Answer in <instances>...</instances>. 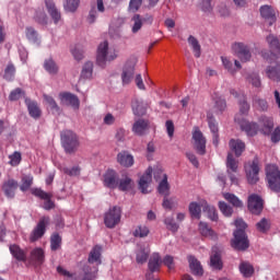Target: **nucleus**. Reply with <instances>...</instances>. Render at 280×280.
Segmentation results:
<instances>
[{"label":"nucleus","instance_id":"obj_1","mask_svg":"<svg viewBox=\"0 0 280 280\" xmlns=\"http://www.w3.org/2000/svg\"><path fill=\"white\" fill-rule=\"evenodd\" d=\"M152 174L154 180L159 183L158 191L162 196H170V183L167 182V174L163 172V166L160 164L155 165L153 168L150 166L144 174L140 177L139 189L142 194L150 192V183H152Z\"/></svg>","mask_w":280,"mask_h":280},{"label":"nucleus","instance_id":"obj_2","mask_svg":"<svg viewBox=\"0 0 280 280\" xmlns=\"http://www.w3.org/2000/svg\"><path fill=\"white\" fill-rule=\"evenodd\" d=\"M231 95L238 100V106H240V113L236 114L234 121L238 124L241 129L246 132L247 137H255L257 135L259 128L257 127V124L255 122H248L244 117L248 115V112L250 110V105H248V102H246V95L244 93H240L235 90L230 91Z\"/></svg>","mask_w":280,"mask_h":280},{"label":"nucleus","instance_id":"obj_3","mask_svg":"<svg viewBox=\"0 0 280 280\" xmlns=\"http://www.w3.org/2000/svg\"><path fill=\"white\" fill-rule=\"evenodd\" d=\"M236 231H234V240L232 241V246L236 250H246L248 248V237L246 236V222L242 219H236L234 222Z\"/></svg>","mask_w":280,"mask_h":280},{"label":"nucleus","instance_id":"obj_4","mask_svg":"<svg viewBox=\"0 0 280 280\" xmlns=\"http://www.w3.org/2000/svg\"><path fill=\"white\" fill-rule=\"evenodd\" d=\"M116 58L117 51L113 48H108V42H103L98 45L96 62L100 67H104L106 62H113Z\"/></svg>","mask_w":280,"mask_h":280},{"label":"nucleus","instance_id":"obj_5","mask_svg":"<svg viewBox=\"0 0 280 280\" xmlns=\"http://www.w3.org/2000/svg\"><path fill=\"white\" fill-rule=\"evenodd\" d=\"M162 264H164V266H166L168 270H174V257L166 255L162 260L161 255H159V253H154L151 255L149 259V270L151 272H158Z\"/></svg>","mask_w":280,"mask_h":280},{"label":"nucleus","instance_id":"obj_6","mask_svg":"<svg viewBox=\"0 0 280 280\" xmlns=\"http://www.w3.org/2000/svg\"><path fill=\"white\" fill-rule=\"evenodd\" d=\"M266 178L271 191H280V171L277 165L266 166Z\"/></svg>","mask_w":280,"mask_h":280},{"label":"nucleus","instance_id":"obj_7","mask_svg":"<svg viewBox=\"0 0 280 280\" xmlns=\"http://www.w3.org/2000/svg\"><path fill=\"white\" fill-rule=\"evenodd\" d=\"M135 67H137V57L131 56L126 60L122 67L121 82L124 86H128V84L132 82L135 78Z\"/></svg>","mask_w":280,"mask_h":280},{"label":"nucleus","instance_id":"obj_8","mask_svg":"<svg viewBox=\"0 0 280 280\" xmlns=\"http://www.w3.org/2000/svg\"><path fill=\"white\" fill-rule=\"evenodd\" d=\"M119 222H121V208L119 206H114L105 212L104 224L107 229H115Z\"/></svg>","mask_w":280,"mask_h":280},{"label":"nucleus","instance_id":"obj_9","mask_svg":"<svg viewBox=\"0 0 280 280\" xmlns=\"http://www.w3.org/2000/svg\"><path fill=\"white\" fill-rule=\"evenodd\" d=\"M192 144L198 154L207 152V138L198 127L192 128Z\"/></svg>","mask_w":280,"mask_h":280},{"label":"nucleus","instance_id":"obj_10","mask_svg":"<svg viewBox=\"0 0 280 280\" xmlns=\"http://www.w3.org/2000/svg\"><path fill=\"white\" fill-rule=\"evenodd\" d=\"M245 174L247 183L255 185L259 182V161L254 160L245 164Z\"/></svg>","mask_w":280,"mask_h":280},{"label":"nucleus","instance_id":"obj_11","mask_svg":"<svg viewBox=\"0 0 280 280\" xmlns=\"http://www.w3.org/2000/svg\"><path fill=\"white\" fill-rule=\"evenodd\" d=\"M232 51L234 56H237L241 59V62H248L250 61V58H253L248 45L241 42H236L232 45Z\"/></svg>","mask_w":280,"mask_h":280},{"label":"nucleus","instance_id":"obj_12","mask_svg":"<svg viewBox=\"0 0 280 280\" xmlns=\"http://www.w3.org/2000/svg\"><path fill=\"white\" fill-rule=\"evenodd\" d=\"M102 182L104 187H107V189H117V185L119 183V175L115 170L108 168L103 174Z\"/></svg>","mask_w":280,"mask_h":280},{"label":"nucleus","instance_id":"obj_13","mask_svg":"<svg viewBox=\"0 0 280 280\" xmlns=\"http://www.w3.org/2000/svg\"><path fill=\"white\" fill-rule=\"evenodd\" d=\"M259 12L261 19L265 20V23H268V25H275V23H277V10H275L272 5H261Z\"/></svg>","mask_w":280,"mask_h":280},{"label":"nucleus","instance_id":"obj_14","mask_svg":"<svg viewBox=\"0 0 280 280\" xmlns=\"http://www.w3.org/2000/svg\"><path fill=\"white\" fill-rule=\"evenodd\" d=\"M247 207L250 213L259 215V213L264 211V199H261V197L258 195H250L248 197Z\"/></svg>","mask_w":280,"mask_h":280},{"label":"nucleus","instance_id":"obj_15","mask_svg":"<svg viewBox=\"0 0 280 280\" xmlns=\"http://www.w3.org/2000/svg\"><path fill=\"white\" fill-rule=\"evenodd\" d=\"M267 43L270 47L271 56L267 58L269 62H272V60H277L280 58V43L279 38H277L275 35L267 36Z\"/></svg>","mask_w":280,"mask_h":280},{"label":"nucleus","instance_id":"obj_16","mask_svg":"<svg viewBox=\"0 0 280 280\" xmlns=\"http://www.w3.org/2000/svg\"><path fill=\"white\" fill-rule=\"evenodd\" d=\"M207 209V201L201 199L199 201H192L189 203L188 211L195 220H200V215Z\"/></svg>","mask_w":280,"mask_h":280},{"label":"nucleus","instance_id":"obj_17","mask_svg":"<svg viewBox=\"0 0 280 280\" xmlns=\"http://www.w3.org/2000/svg\"><path fill=\"white\" fill-rule=\"evenodd\" d=\"M88 262L90 268H97L102 264V246L95 245L90 252Z\"/></svg>","mask_w":280,"mask_h":280},{"label":"nucleus","instance_id":"obj_18","mask_svg":"<svg viewBox=\"0 0 280 280\" xmlns=\"http://www.w3.org/2000/svg\"><path fill=\"white\" fill-rule=\"evenodd\" d=\"M32 194L33 196H36L37 198H40L42 200H44L43 208L46 211L54 209L55 205H54V201H51V194H47L40 188H33Z\"/></svg>","mask_w":280,"mask_h":280},{"label":"nucleus","instance_id":"obj_19","mask_svg":"<svg viewBox=\"0 0 280 280\" xmlns=\"http://www.w3.org/2000/svg\"><path fill=\"white\" fill-rule=\"evenodd\" d=\"M47 224H49V218L43 217L31 234V242H36V240H40L45 235Z\"/></svg>","mask_w":280,"mask_h":280},{"label":"nucleus","instance_id":"obj_20","mask_svg":"<svg viewBox=\"0 0 280 280\" xmlns=\"http://www.w3.org/2000/svg\"><path fill=\"white\" fill-rule=\"evenodd\" d=\"M222 66L224 67L228 73H235L237 70L242 69V63L238 60L233 59L232 57L223 56L221 57Z\"/></svg>","mask_w":280,"mask_h":280},{"label":"nucleus","instance_id":"obj_21","mask_svg":"<svg viewBox=\"0 0 280 280\" xmlns=\"http://www.w3.org/2000/svg\"><path fill=\"white\" fill-rule=\"evenodd\" d=\"M93 61H86L81 69L80 78H79V84H82V82H91L93 80Z\"/></svg>","mask_w":280,"mask_h":280},{"label":"nucleus","instance_id":"obj_22","mask_svg":"<svg viewBox=\"0 0 280 280\" xmlns=\"http://www.w3.org/2000/svg\"><path fill=\"white\" fill-rule=\"evenodd\" d=\"M30 264H34V266H42L45 264V249L40 247H35L28 257Z\"/></svg>","mask_w":280,"mask_h":280},{"label":"nucleus","instance_id":"obj_23","mask_svg":"<svg viewBox=\"0 0 280 280\" xmlns=\"http://www.w3.org/2000/svg\"><path fill=\"white\" fill-rule=\"evenodd\" d=\"M226 167L232 185H237V177L231 174V172H237V161L233 159V154L231 153L228 154Z\"/></svg>","mask_w":280,"mask_h":280},{"label":"nucleus","instance_id":"obj_24","mask_svg":"<svg viewBox=\"0 0 280 280\" xmlns=\"http://www.w3.org/2000/svg\"><path fill=\"white\" fill-rule=\"evenodd\" d=\"M117 162L122 167H132L135 165V156L129 154L128 151H122L117 155Z\"/></svg>","mask_w":280,"mask_h":280},{"label":"nucleus","instance_id":"obj_25","mask_svg":"<svg viewBox=\"0 0 280 280\" xmlns=\"http://www.w3.org/2000/svg\"><path fill=\"white\" fill-rule=\"evenodd\" d=\"M229 145L231 152H234L235 156H242V153L246 150V144L240 139H231Z\"/></svg>","mask_w":280,"mask_h":280},{"label":"nucleus","instance_id":"obj_26","mask_svg":"<svg viewBox=\"0 0 280 280\" xmlns=\"http://www.w3.org/2000/svg\"><path fill=\"white\" fill-rule=\"evenodd\" d=\"M260 131L264 135H270L272 128H275V121L268 116H262L259 120Z\"/></svg>","mask_w":280,"mask_h":280},{"label":"nucleus","instance_id":"obj_27","mask_svg":"<svg viewBox=\"0 0 280 280\" xmlns=\"http://www.w3.org/2000/svg\"><path fill=\"white\" fill-rule=\"evenodd\" d=\"M135 187V180L130 178L128 175H122L120 179H118L117 189L119 191H130V189H133Z\"/></svg>","mask_w":280,"mask_h":280},{"label":"nucleus","instance_id":"obj_28","mask_svg":"<svg viewBox=\"0 0 280 280\" xmlns=\"http://www.w3.org/2000/svg\"><path fill=\"white\" fill-rule=\"evenodd\" d=\"M188 262L192 275H196L197 277H202L203 270L202 265H200V260L194 256H189Z\"/></svg>","mask_w":280,"mask_h":280},{"label":"nucleus","instance_id":"obj_29","mask_svg":"<svg viewBox=\"0 0 280 280\" xmlns=\"http://www.w3.org/2000/svg\"><path fill=\"white\" fill-rule=\"evenodd\" d=\"M267 78L273 82H280V65L276 63L275 66L267 67L265 71Z\"/></svg>","mask_w":280,"mask_h":280},{"label":"nucleus","instance_id":"obj_30","mask_svg":"<svg viewBox=\"0 0 280 280\" xmlns=\"http://www.w3.org/2000/svg\"><path fill=\"white\" fill-rule=\"evenodd\" d=\"M149 255H150L149 246H145V245L139 246L136 254L137 264H145L148 261Z\"/></svg>","mask_w":280,"mask_h":280},{"label":"nucleus","instance_id":"obj_31","mask_svg":"<svg viewBox=\"0 0 280 280\" xmlns=\"http://www.w3.org/2000/svg\"><path fill=\"white\" fill-rule=\"evenodd\" d=\"M97 279V267L85 266L83 268V273L78 280H95Z\"/></svg>","mask_w":280,"mask_h":280},{"label":"nucleus","instance_id":"obj_32","mask_svg":"<svg viewBox=\"0 0 280 280\" xmlns=\"http://www.w3.org/2000/svg\"><path fill=\"white\" fill-rule=\"evenodd\" d=\"M16 189H19V183L14 179H9L3 185V190L8 198H14V194H15Z\"/></svg>","mask_w":280,"mask_h":280},{"label":"nucleus","instance_id":"obj_33","mask_svg":"<svg viewBox=\"0 0 280 280\" xmlns=\"http://www.w3.org/2000/svg\"><path fill=\"white\" fill-rule=\"evenodd\" d=\"M145 130H148V120L138 119L135 121L132 126V132H135V135L141 137V135H145Z\"/></svg>","mask_w":280,"mask_h":280},{"label":"nucleus","instance_id":"obj_34","mask_svg":"<svg viewBox=\"0 0 280 280\" xmlns=\"http://www.w3.org/2000/svg\"><path fill=\"white\" fill-rule=\"evenodd\" d=\"M10 253L18 261H25L27 259L25 250L21 249L18 245H11Z\"/></svg>","mask_w":280,"mask_h":280},{"label":"nucleus","instance_id":"obj_35","mask_svg":"<svg viewBox=\"0 0 280 280\" xmlns=\"http://www.w3.org/2000/svg\"><path fill=\"white\" fill-rule=\"evenodd\" d=\"M131 108L133 110V115L141 117V115H145V106L143 105V101L135 98L131 102Z\"/></svg>","mask_w":280,"mask_h":280},{"label":"nucleus","instance_id":"obj_36","mask_svg":"<svg viewBox=\"0 0 280 280\" xmlns=\"http://www.w3.org/2000/svg\"><path fill=\"white\" fill-rule=\"evenodd\" d=\"M25 104L28 108L31 117H33V119H38V117H40V108L38 107V104L27 98L25 101Z\"/></svg>","mask_w":280,"mask_h":280},{"label":"nucleus","instance_id":"obj_37","mask_svg":"<svg viewBox=\"0 0 280 280\" xmlns=\"http://www.w3.org/2000/svg\"><path fill=\"white\" fill-rule=\"evenodd\" d=\"M45 3L51 19L55 21V23H58L60 21V12H58V9H56V4H54L52 0H46Z\"/></svg>","mask_w":280,"mask_h":280},{"label":"nucleus","instance_id":"obj_38","mask_svg":"<svg viewBox=\"0 0 280 280\" xmlns=\"http://www.w3.org/2000/svg\"><path fill=\"white\" fill-rule=\"evenodd\" d=\"M210 131L212 132V143L218 145L220 143V136L218 135V124L213 118L208 119Z\"/></svg>","mask_w":280,"mask_h":280},{"label":"nucleus","instance_id":"obj_39","mask_svg":"<svg viewBox=\"0 0 280 280\" xmlns=\"http://www.w3.org/2000/svg\"><path fill=\"white\" fill-rule=\"evenodd\" d=\"M199 233L203 237H209L210 240H215L217 237L215 232H213L211 228H209V225L205 222L199 223Z\"/></svg>","mask_w":280,"mask_h":280},{"label":"nucleus","instance_id":"obj_40","mask_svg":"<svg viewBox=\"0 0 280 280\" xmlns=\"http://www.w3.org/2000/svg\"><path fill=\"white\" fill-rule=\"evenodd\" d=\"M61 145L68 154H71V131L61 132Z\"/></svg>","mask_w":280,"mask_h":280},{"label":"nucleus","instance_id":"obj_41","mask_svg":"<svg viewBox=\"0 0 280 280\" xmlns=\"http://www.w3.org/2000/svg\"><path fill=\"white\" fill-rule=\"evenodd\" d=\"M44 100L47 104L48 110H50V113H52V115H58V113H60V107H58V103H56L54 97H51L49 95H44Z\"/></svg>","mask_w":280,"mask_h":280},{"label":"nucleus","instance_id":"obj_42","mask_svg":"<svg viewBox=\"0 0 280 280\" xmlns=\"http://www.w3.org/2000/svg\"><path fill=\"white\" fill-rule=\"evenodd\" d=\"M240 272L243 275V277H253V273L255 272V268H253V265L249 262L243 261L240 265Z\"/></svg>","mask_w":280,"mask_h":280},{"label":"nucleus","instance_id":"obj_43","mask_svg":"<svg viewBox=\"0 0 280 280\" xmlns=\"http://www.w3.org/2000/svg\"><path fill=\"white\" fill-rule=\"evenodd\" d=\"M212 100L214 102V108L217 113H222L226 108V101H224L222 96L214 94Z\"/></svg>","mask_w":280,"mask_h":280},{"label":"nucleus","instance_id":"obj_44","mask_svg":"<svg viewBox=\"0 0 280 280\" xmlns=\"http://www.w3.org/2000/svg\"><path fill=\"white\" fill-rule=\"evenodd\" d=\"M44 69L47 71V73H50L51 75L58 73V66L56 65V61L54 59L48 58L44 61Z\"/></svg>","mask_w":280,"mask_h":280},{"label":"nucleus","instance_id":"obj_45","mask_svg":"<svg viewBox=\"0 0 280 280\" xmlns=\"http://www.w3.org/2000/svg\"><path fill=\"white\" fill-rule=\"evenodd\" d=\"M33 183H34V176L23 175L22 184L20 186L21 191H27V189H30V187H32Z\"/></svg>","mask_w":280,"mask_h":280},{"label":"nucleus","instance_id":"obj_46","mask_svg":"<svg viewBox=\"0 0 280 280\" xmlns=\"http://www.w3.org/2000/svg\"><path fill=\"white\" fill-rule=\"evenodd\" d=\"M188 45H190L196 58H200V43L194 36L188 37Z\"/></svg>","mask_w":280,"mask_h":280},{"label":"nucleus","instance_id":"obj_47","mask_svg":"<svg viewBox=\"0 0 280 280\" xmlns=\"http://www.w3.org/2000/svg\"><path fill=\"white\" fill-rule=\"evenodd\" d=\"M132 235L133 237H148L150 229L145 225H139L133 230Z\"/></svg>","mask_w":280,"mask_h":280},{"label":"nucleus","instance_id":"obj_48","mask_svg":"<svg viewBox=\"0 0 280 280\" xmlns=\"http://www.w3.org/2000/svg\"><path fill=\"white\" fill-rule=\"evenodd\" d=\"M210 266L214 268V270H222V259L219 253H214L210 256Z\"/></svg>","mask_w":280,"mask_h":280},{"label":"nucleus","instance_id":"obj_49","mask_svg":"<svg viewBox=\"0 0 280 280\" xmlns=\"http://www.w3.org/2000/svg\"><path fill=\"white\" fill-rule=\"evenodd\" d=\"M223 197L225 200H228V202H230V205H233V207H244L242 200H240V198L233 194L226 192L223 195Z\"/></svg>","mask_w":280,"mask_h":280},{"label":"nucleus","instance_id":"obj_50","mask_svg":"<svg viewBox=\"0 0 280 280\" xmlns=\"http://www.w3.org/2000/svg\"><path fill=\"white\" fill-rule=\"evenodd\" d=\"M247 82L255 89H259L261 86V79H259V74L257 73L248 74Z\"/></svg>","mask_w":280,"mask_h":280},{"label":"nucleus","instance_id":"obj_51","mask_svg":"<svg viewBox=\"0 0 280 280\" xmlns=\"http://www.w3.org/2000/svg\"><path fill=\"white\" fill-rule=\"evenodd\" d=\"M62 244V238L58 234H52L50 237V248L51 250H58Z\"/></svg>","mask_w":280,"mask_h":280},{"label":"nucleus","instance_id":"obj_52","mask_svg":"<svg viewBox=\"0 0 280 280\" xmlns=\"http://www.w3.org/2000/svg\"><path fill=\"white\" fill-rule=\"evenodd\" d=\"M205 212L208 213L209 220H212V222H218V211L215 210V207L206 203Z\"/></svg>","mask_w":280,"mask_h":280},{"label":"nucleus","instance_id":"obj_53","mask_svg":"<svg viewBox=\"0 0 280 280\" xmlns=\"http://www.w3.org/2000/svg\"><path fill=\"white\" fill-rule=\"evenodd\" d=\"M15 73H16V68H14V65L9 63L4 70V78L10 82L14 80Z\"/></svg>","mask_w":280,"mask_h":280},{"label":"nucleus","instance_id":"obj_54","mask_svg":"<svg viewBox=\"0 0 280 280\" xmlns=\"http://www.w3.org/2000/svg\"><path fill=\"white\" fill-rule=\"evenodd\" d=\"M219 209L221 213L225 215V218H231V215H233V208H231V206H228L226 202L220 201Z\"/></svg>","mask_w":280,"mask_h":280},{"label":"nucleus","instance_id":"obj_55","mask_svg":"<svg viewBox=\"0 0 280 280\" xmlns=\"http://www.w3.org/2000/svg\"><path fill=\"white\" fill-rule=\"evenodd\" d=\"M131 21L133 22L132 33L137 34V32L143 27V21L141 20L140 15H135Z\"/></svg>","mask_w":280,"mask_h":280},{"label":"nucleus","instance_id":"obj_56","mask_svg":"<svg viewBox=\"0 0 280 280\" xmlns=\"http://www.w3.org/2000/svg\"><path fill=\"white\" fill-rule=\"evenodd\" d=\"M61 106H71V93L62 92L59 94Z\"/></svg>","mask_w":280,"mask_h":280},{"label":"nucleus","instance_id":"obj_57","mask_svg":"<svg viewBox=\"0 0 280 280\" xmlns=\"http://www.w3.org/2000/svg\"><path fill=\"white\" fill-rule=\"evenodd\" d=\"M253 106H255V108H259V110H268V102L264 98H255Z\"/></svg>","mask_w":280,"mask_h":280},{"label":"nucleus","instance_id":"obj_58","mask_svg":"<svg viewBox=\"0 0 280 280\" xmlns=\"http://www.w3.org/2000/svg\"><path fill=\"white\" fill-rule=\"evenodd\" d=\"M256 229L260 233H266V231H268V229H270V222H268V220H266V219H262L261 221H259L256 224Z\"/></svg>","mask_w":280,"mask_h":280},{"label":"nucleus","instance_id":"obj_59","mask_svg":"<svg viewBox=\"0 0 280 280\" xmlns=\"http://www.w3.org/2000/svg\"><path fill=\"white\" fill-rule=\"evenodd\" d=\"M115 121H117V118L110 113H107L103 116L104 126H113L115 125Z\"/></svg>","mask_w":280,"mask_h":280},{"label":"nucleus","instance_id":"obj_60","mask_svg":"<svg viewBox=\"0 0 280 280\" xmlns=\"http://www.w3.org/2000/svg\"><path fill=\"white\" fill-rule=\"evenodd\" d=\"M9 163L13 167H16V165L21 163V153L14 152L13 154L9 155Z\"/></svg>","mask_w":280,"mask_h":280},{"label":"nucleus","instance_id":"obj_61","mask_svg":"<svg viewBox=\"0 0 280 280\" xmlns=\"http://www.w3.org/2000/svg\"><path fill=\"white\" fill-rule=\"evenodd\" d=\"M26 38L31 40V43H36L38 40V34L33 27H27L26 28Z\"/></svg>","mask_w":280,"mask_h":280},{"label":"nucleus","instance_id":"obj_62","mask_svg":"<svg viewBox=\"0 0 280 280\" xmlns=\"http://www.w3.org/2000/svg\"><path fill=\"white\" fill-rule=\"evenodd\" d=\"M164 224H166L167 230L176 233L178 231V225L174 222V219H165Z\"/></svg>","mask_w":280,"mask_h":280},{"label":"nucleus","instance_id":"obj_63","mask_svg":"<svg viewBox=\"0 0 280 280\" xmlns=\"http://www.w3.org/2000/svg\"><path fill=\"white\" fill-rule=\"evenodd\" d=\"M141 3H143V0H130L129 2L130 12H137V10L141 8Z\"/></svg>","mask_w":280,"mask_h":280},{"label":"nucleus","instance_id":"obj_64","mask_svg":"<svg viewBox=\"0 0 280 280\" xmlns=\"http://www.w3.org/2000/svg\"><path fill=\"white\" fill-rule=\"evenodd\" d=\"M201 10L202 12H211L213 10V4H211V0H201Z\"/></svg>","mask_w":280,"mask_h":280}]
</instances>
